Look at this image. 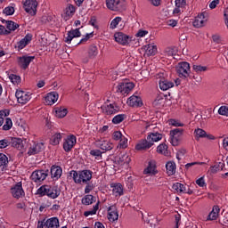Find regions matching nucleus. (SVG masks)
Here are the masks:
<instances>
[{
	"label": "nucleus",
	"instance_id": "nucleus-54",
	"mask_svg": "<svg viewBox=\"0 0 228 228\" xmlns=\"http://www.w3.org/2000/svg\"><path fill=\"white\" fill-rule=\"evenodd\" d=\"M127 149V138L124 137L120 139L119 144L118 146V149Z\"/></svg>",
	"mask_w": 228,
	"mask_h": 228
},
{
	"label": "nucleus",
	"instance_id": "nucleus-44",
	"mask_svg": "<svg viewBox=\"0 0 228 228\" xmlns=\"http://www.w3.org/2000/svg\"><path fill=\"white\" fill-rule=\"evenodd\" d=\"M184 130H183L182 128H176L174 130L170 131V136H178L181 137L183 136V133Z\"/></svg>",
	"mask_w": 228,
	"mask_h": 228
},
{
	"label": "nucleus",
	"instance_id": "nucleus-33",
	"mask_svg": "<svg viewBox=\"0 0 228 228\" xmlns=\"http://www.w3.org/2000/svg\"><path fill=\"white\" fill-rule=\"evenodd\" d=\"M67 113H69L67 108L58 107L55 110V115L57 118H63L67 117Z\"/></svg>",
	"mask_w": 228,
	"mask_h": 228
},
{
	"label": "nucleus",
	"instance_id": "nucleus-30",
	"mask_svg": "<svg viewBox=\"0 0 228 228\" xmlns=\"http://www.w3.org/2000/svg\"><path fill=\"white\" fill-rule=\"evenodd\" d=\"M143 174H150V175H156L158 170H156V164L154 162H149L147 168L144 169Z\"/></svg>",
	"mask_w": 228,
	"mask_h": 228
},
{
	"label": "nucleus",
	"instance_id": "nucleus-43",
	"mask_svg": "<svg viewBox=\"0 0 228 228\" xmlns=\"http://www.w3.org/2000/svg\"><path fill=\"white\" fill-rule=\"evenodd\" d=\"M12 126H13L12 119L10 118H6L5 124L3 126L4 131H10V129H12Z\"/></svg>",
	"mask_w": 228,
	"mask_h": 228
},
{
	"label": "nucleus",
	"instance_id": "nucleus-18",
	"mask_svg": "<svg viewBox=\"0 0 228 228\" xmlns=\"http://www.w3.org/2000/svg\"><path fill=\"white\" fill-rule=\"evenodd\" d=\"M102 111L107 115H113L118 113V107L113 106V104H103L102 107Z\"/></svg>",
	"mask_w": 228,
	"mask_h": 228
},
{
	"label": "nucleus",
	"instance_id": "nucleus-27",
	"mask_svg": "<svg viewBox=\"0 0 228 228\" xmlns=\"http://www.w3.org/2000/svg\"><path fill=\"white\" fill-rule=\"evenodd\" d=\"M115 161H117L118 165H129V163H131V158H129V155H127V153H125L120 157H117L115 159Z\"/></svg>",
	"mask_w": 228,
	"mask_h": 228
},
{
	"label": "nucleus",
	"instance_id": "nucleus-31",
	"mask_svg": "<svg viewBox=\"0 0 228 228\" xmlns=\"http://www.w3.org/2000/svg\"><path fill=\"white\" fill-rule=\"evenodd\" d=\"M112 192L115 197H121V195H124V187L120 183L115 184Z\"/></svg>",
	"mask_w": 228,
	"mask_h": 228
},
{
	"label": "nucleus",
	"instance_id": "nucleus-64",
	"mask_svg": "<svg viewBox=\"0 0 228 228\" xmlns=\"http://www.w3.org/2000/svg\"><path fill=\"white\" fill-rule=\"evenodd\" d=\"M92 190H94V184H90L87 182L86 189H85V193H90L92 191Z\"/></svg>",
	"mask_w": 228,
	"mask_h": 228
},
{
	"label": "nucleus",
	"instance_id": "nucleus-20",
	"mask_svg": "<svg viewBox=\"0 0 228 228\" xmlns=\"http://www.w3.org/2000/svg\"><path fill=\"white\" fill-rule=\"evenodd\" d=\"M110 222H117L118 220V211L115 206H111L108 209Z\"/></svg>",
	"mask_w": 228,
	"mask_h": 228
},
{
	"label": "nucleus",
	"instance_id": "nucleus-57",
	"mask_svg": "<svg viewBox=\"0 0 228 228\" xmlns=\"http://www.w3.org/2000/svg\"><path fill=\"white\" fill-rule=\"evenodd\" d=\"M91 156H94L95 158H101L102 156V152L99 150H92L90 151Z\"/></svg>",
	"mask_w": 228,
	"mask_h": 228
},
{
	"label": "nucleus",
	"instance_id": "nucleus-25",
	"mask_svg": "<svg viewBox=\"0 0 228 228\" xmlns=\"http://www.w3.org/2000/svg\"><path fill=\"white\" fill-rule=\"evenodd\" d=\"M146 56H154L158 53V46L155 45H147L144 46Z\"/></svg>",
	"mask_w": 228,
	"mask_h": 228
},
{
	"label": "nucleus",
	"instance_id": "nucleus-53",
	"mask_svg": "<svg viewBox=\"0 0 228 228\" xmlns=\"http://www.w3.org/2000/svg\"><path fill=\"white\" fill-rule=\"evenodd\" d=\"M8 115H10V111L8 110L0 111V127L3 126V123L4 122V117H8Z\"/></svg>",
	"mask_w": 228,
	"mask_h": 228
},
{
	"label": "nucleus",
	"instance_id": "nucleus-36",
	"mask_svg": "<svg viewBox=\"0 0 228 228\" xmlns=\"http://www.w3.org/2000/svg\"><path fill=\"white\" fill-rule=\"evenodd\" d=\"M6 28L8 29L9 33L11 31H15V29H18L20 28V25L12 20H5Z\"/></svg>",
	"mask_w": 228,
	"mask_h": 228
},
{
	"label": "nucleus",
	"instance_id": "nucleus-28",
	"mask_svg": "<svg viewBox=\"0 0 228 228\" xmlns=\"http://www.w3.org/2000/svg\"><path fill=\"white\" fill-rule=\"evenodd\" d=\"M162 54L165 56V58H175V54H177V50L174 47H167L163 51Z\"/></svg>",
	"mask_w": 228,
	"mask_h": 228
},
{
	"label": "nucleus",
	"instance_id": "nucleus-14",
	"mask_svg": "<svg viewBox=\"0 0 228 228\" xmlns=\"http://www.w3.org/2000/svg\"><path fill=\"white\" fill-rule=\"evenodd\" d=\"M76 145V136H69L63 143V149L66 152H70L72 148Z\"/></svg>",
	"mask_w": 228,
	"mask_h": 228
},
{
	"label": "nucleus",
	"instance_id": "nucleus-42",
	"mask_svg": "<svg viewBox=\"0 0 228 228\" xmlns=\"http://www.w3.org/2000/svg\"><path fill=\"white\" fill-rule=\"evenodd\" d=\"M126 119V115L119 114L113 118L112 122L113 124H120V122H124Z\"/></svg>",
	"mask_w": 228,
	"mask_h": 228
},
{
	"label": "nucleus",
	"instance_id": "nucleus-23",
	"mask_svg": "<svg viewBox=\"0 0 228 228\" xmlns=\"http://www.w3.org/2000/svg\"><path fill=\"white\" fill-rule=\"evenodd\" d=\"M76 12V8L72 4H69L68 7H66L63 11V14H61V17H63L64 20H68L69 17H72L74 15V12Z\"/></svg>",
	"mask_w": 228,
	"mask_h": 228
},
{
	"label": "nucleus",
	"instance_id": "nucleus-41",
	"mask_svg": "<svg viewBox=\"0 0 228 228\" xmlns=\"http://www.w3.org/2000/svg\"><path fill=\"white\" fill-rule=\"evenodd\" d=\"M61 141V134H55L50 139L52 145H58Z\"/></svg>",
	"mask_w": 228,
	"mask_h": 228
},
{
	"label": "nucleus",
	"instance_id": "nucleus-59",
	"mask_svg": "<svg viewBox=\"0 0 228 228\" xmlns=\"http://www.w3.org/2000/svg\"><path fill=\"white\" fill-rule=\"evenodd\" d=\"M196 184H198V186H200V188H204V186H206V181H204V176L196 180Z\"/></svg>",
	"mask_w": 228,
	"mask_h": 228
},
{
	"label": "nucleus",
	"instance_id": "nucleus-4",
	"mask_svg": "<svg viewBox=\"0 0 228 228\" xmlns=\"http://www.w3.org/2000/svg\"><path fill=\"white\" fill-rule=\"evenodd\" d=\"M176 72L179 77L186 79L190 76V63L188 62H180L176 66Z\"/></svg>",
	"mask_w": 228,
	"mask_h": 228
},
{
	"label": "nucleus",
	"instance_id": "nucleus-1",
	"mask_svg": "<svg viewBox=\"0 0 228 228\" xmlns=\"http://www.w3.org/2000/svg\"><path fill=\"white\" fill-rule=\"evenodd\" d=\"M70 176L73 178L75 183L86 184L88 181L92 179V171L90 170H83L79 171H71Z\"/></svg>",
	"mask_w": 228,
	"mask_h": 228
},
{
	"label": "nucleus",
	"instance_id": "nucleus-63",
	"mask_svg": "<svg viewBox=\"0 0 228 228\" xmlns=\"http://www.w3.org/2000/svg\"><path fill=\"white\" fill-rule=\"evenodd\" d=\"M216 218H218V215H216V213L210 212L207 220H216Z\"/></svg>",
	"mask_w": 228,
	"mask_h": 228
},
{
	"label": "nucleus",
	"instance_id": "nucleus-8",
	"mask_svg": "<svg viewBox=\"0 0 228 228\" xmlns=\"http://www.w3.org/2000/svg\"><path fill=\"white\" fill-rule=\"evenodd\" d=\"M34 59H35V56L24 55L22 57H18V65L19 67L23 69V70H26V69L29 67V64L31 63V61H33Z\"/></svg>",
	"mask_w": 228,
	"mask_h": 228
},
{
	"label": "nucleus",
	"instance_id": "nucleus-26",
	"mask_svg": "<svg viewBox=\"0 0 228 228\" xmlns=\"http://www.w3.org/2000/svg\"><path fill=\"white\" fill-rule=\"evenodd\" d=\"M45 225L47 228H59L60 220L58 219V217H52L45 223Z\"/></svg>",
	"mask_w": 228,
	"mask_h": 228
},
{
	"label": "nucleus",
	"instance_id": "nucleus-17",
	"mask_svg": "<svg viewBox=\"0 0 228 228\" xmlns=\"http://www.w3.org/2000/svg\"><path fill=\"white\" fill-rule=\"evenodd\" d=\"M11 191L14 199H20V197L24 196V190L22 189V184L20 183H17L14 187H12Z\"/></svg>",
	"mask_w": 228,
	"mask_h": 228
},
{
	"label": "nucleus",
	"instance_id": "nucleus-51",
	"mask_svg": "<svg viewBox=\"0 0 228 228\" xmlns=\"http://www.w3.org/2000/svg\"><path fill=\"white\" fill-rule=\"evenodd\" d=\"M192 69L195 72H206V70H208V67L200 65H193Z\"/></svg>",
	"mask_w": 228,
	"mask_h": 228
},
{
	"label": "nucleus",
	"instance_id": "nucleus-5",
	"mask_svg": "<svg viewBox=\"0 0 228 228\" xmlns=\"http://www.w3.org/2000/svg\"><path fill=\"white\" fill-rule=\"evenodd\" d=\"M23 4L27 13H29L30 15H37V7L38 6L37 0H25Z\"/></svg>",
	"mask_w": 228,
	"mask_h": 228
},
{
	"label": "nucleus",
	"instance_id": "nucleus-52",
	"mask_svg": "<svg viewBox=\"0 0 228 228\" xmlns=\"http://www.w3.org/2000/svg\"><path fill=\"white\" fill-rule=\"evenodd\" d=\"M183 183H175V184H173L172 188L175 191H176V193H181V191H183Z\"/></svg>",
	"mask_w": 228,
	"mask_h": 228
},
{
	"label": "nucleus",
	"instance_id": "nucleus-45",
	"mask_svg": "<svg viewBox=\"0 0 228 228\" xmlns=\"http://www.w3.org/2000/svg\"><path fill=\"white\" fill-rule=\"evenodd\" d=\"M98 210H99V201L97 202V204L94 207V208L92 210L86 211L84 213V216H90V215H95Z\"/></svg>",
	"mask_w": 228,
	"mask_h": 228
},
{
	"label": "nucleus",
	"instance_id": "nucleus-37",
	"mask_svg": "<svg viewBox=\"0 0 228 228\" xmlns=\"http://www.w3.org/2000/svg\"><path fill=\"white\" fill-rule=\"evenodd\" d=\"M98 145L100 149H102V151H111V149H113V143L108 141H103L100 142Z\"/></svg>",
	"mask_w": 228,
	"mask_h": 228
},
{
	"label": "nucleus",
	"instance_id": "nucleus-39",
	"mask_svg": "<svg viewBox=\"0 0 228 228\" xmlns=\"http://www.w3.org/2000/svg\"><path fill=\"white\" fill-rule=\"evenodd\" d=\"M0 167L2 170H4L8 167V157L3 153H0Z\"/></svg>",
	"mask_w": 228,
	"mask_h": 228
},
{
	"label": "nucleus",
	"instance_id": "nucleus-13",
	"mask_svg": "<svg viewBox=\"0 0 228 228\" xmlns=\"http://www.w3.org/2000/svg\"><path fill=\"white\" fill-rule=\"evenodd\" d=\"M115 41L118 44H121V45H126L129 42V36L122 33V32H117L114 34Z\"/></svg>",
	"mask_w": 228,
	"mask_h": 228
},
{
	"label": "nucleus",
	"instance_id": "nucleus-19",
	"mask_svg": "<svg viewBox=\"0 0 228 228\" xmlns=\"http://www.w3.org/2000/svg\"><path fill=\"white\" fill-rule=\"evenodd\" d=\"M31 40H33V35L27 34L24 37V38H22L20 42L17 43L16 47H18L19 51H20V49H24V47H26V45H28V44H29Z\"/></svg>",
	"mask_w": 228,
	"mask_h": 228
},
{
	"label": "nucleus",
	"instance_id": "nucleus-50",
	"mask_svg": "<svg viewBox=\"0 0 228 228\" xmlns=\"http://www.w3.org/2000/svg\"><path fill=\"white\" fill-rule=\"evenodd\" d=\"M4 15H13L15 13V8L13 6H8L4 9Z\"/></svg>",
	"mask_w": 228,
	"mask_h": 228
},
{
	"label": "nucleus",
	"instance_id": "nucleus-7",
	"mask_svg": "<svg viewBox=\"0 0 228 228\" xmlns=\"http://www.w3.org/2000/svg\"><path fill=\"white\" fill-rule=\"evenodd\" d=\"M16 97L20 104H28L31 101V93L24 91H17Z\"/></svg>",
	"mask_w": 228,
	"mask_h": 228
},
{
	"label": "nucleus",
	"instance_id": "nucleus-56",
	"mask_svg": "<svg viewBox=\"0 0 228 228\" xmlns=\"http://www.w3.org/2000/svg\"><path fill=\"white\" fill-rule=\"evenodd\" d=\"M180 193H188V195H191L193 193V191L190 189L189 187L186 188V186L182 185V191H180Z\"/></svg>",
	"mask_w": 228,
	"mask_h": 228
},
{
	"label": "nucleus",
	"instance_id": "nucleus-61",
	"mask_svg": "<svg viewBox=\"0 0 228 228\" xmlns=\"http://www.w3.org/2000/svg\"><path fill=\"white\" fill-rule=\"evenodd\" d=\"M10 145V142L8 140L4 139L0 141V149H6Z\"/></svg>",
	"mask_w": 228,
	"mask_h": 228
},
{
	"label": "nucleus",
	"instance_id": "nucleus-24",
	"mask_svg": "<svg viewBox=\"0 0 228 228\" xmlns=\"http://www.w3.org/2000/svg\"><path fill=\"white\" fill-rule=\"evenodd\" d=\"M153 142H149L148 140H142L138 144H136V151H145L147 149H151Z\"/></svg>",
	"mask_w": 228,
	"mask_h": 228
},
{
	"label": "nucleus",
	"instance_id": "nucleus-2",
	"mask_svg": "<svg viewBox=\"0 0 228 228\" xmlns=\"http://www.w3.org/2000/svg\"><path fill=\"white\" fill-rule=\"evenodd\" d=\"M60 193L61 191L57 186L43 185L37 190V195L42 197L47 195L50 199H57V197H60Z\"/></svg>",
	"mask_w": 228,
	"mask_h": 228
},
{
	"label": "nucleus",
	"instance_id": "nucleus-29",
	"mask_svg": "<svg viewBox=\"0 0 228 228\" xmlns=\"http://www.w3.org/2000/svg\"><path fill=\"white\" fill-rule=\"evenodd\" d=\"M174 86V83L170 82L165 78H161L159 80V88L160 90L167 91L169 90V88H172Z\"/></svg>",
	"mask_w": 228,
	"mask_h": 228
},
{
	"label": "nucleus",
	"instance_id": "nucleus-40",
	"mask_svg": "<svg viewBox=\"0 0 228 228\" xmlns=\"http://www.w3.org/2000/svg\"><path fill=\"white\" fill-rule=\"evenodd\" d=\"M94 196L93 195H86L83 199H82V204H84L85 206H90V204H94Z\"/></svg>",
	"mask_w": 228,
	"mask_h": 228
},
{
	"label": "nucleus",
	"instance_id": "nucleus-38",
	"mask_svg": "<svg viewBox=\"0 0 228 228\" xmlns=\"http://www.w3.org/2000/svg\"><path fill=\"white\" fill-rule=\"evenodd\" d=\"M194 134L197 140H199V138H209V135H208L206 131H204L202 128L196 129Z\"/></svg>",
	"mask_w": 228,
	"mask_h": 228
},
{
	"label": "nucleus",
	"instance_id": "nucleus-49",
	"mask_svg": "<svg viewBox=\"0 0 228 228\" xmlns=\"http://www.w3.org/2000/svg\"><path fill=\"white\" fill-rule=\"evenodd\" d=\"M181 142V137L171 135V143L174 147H177L179 143Z\"/></svg>",
	"mask_w": 228,
	"mask_h": 228
},
{
	"label": "nucleus",
	"instance_id": "nucleus-32",
	"mask_svg": "<svg viewBox=\"0 0 228 228\" xmlns=\"http://www.w3.org/2000/svg\"><path fill=\"white\" fill-rule=\"evenodd\" d=\"M61 174H63V170L60 167H52L51 168V175L52 177H55L56 179H60L61 177Z\"/></svg>",
	"mask_w": 228,
	"mask_h": 228
},
{
	"label": "nucleus",
	"instance_id": "nucleus-34",
	"mask_svg": "<svg viewBox=\"0 0 228 228\" xmlns=\"http://www.w3.org/2000/svg\"><path fill=\"white\" fill-rule=\"evenodd\" d=\"M162 136L159 133H151L148 135L147 141L150 142L151 143H154V142H159L161 140Z\"/></svg>",
	"mask_w": 228,
	"mask_h": 228
},
{
	"label": "nucleus",
	"instance_id": "nucleus-48",
	"mask_svg": "<svg viewBox=\"0 0 228 228\" xmlns=\"http://www.w3.org/2000/svg\"><path fill=\"white\" fill-rule=\"evenodd\" d=\"M9 79L10 81H12V83H13V85H17L18 83H20V77L14 74L9 75Z\"/></svg>",
	"mask_w": 228,
	"mask_h": 228
},
{
	"label": "nucleus",
	"instance_id": "nucleus-3",
	"mask_svg": "<svg viewBox=\"0 0 228 228\" xmlns=\"http://www.w3.org/2000/svg\"><path fill=\"white\" fill-rule=\"evenodd\" d=\"M106 6L111 12H125L126 1L124 0H106Z\"/></svg>",
	"mask_w": 228,
	"mask_h": 228
},
{
	"label": "nucleus",
	"instance_id": "nucleus-62",
	"mask_svg": "<svg viewBox=\"0 0 228 228\" xmlns=\"http://www.w3.org/2000/svg\"><path fill=\"white\" fill-rule=\"evenodd\" d=\"M218 4H220V0H213L209 4L210 10H215V8H216V6H218Z\"/></svg>",
	"mask_w": 228,
	"mask_h": 228
},
{
	"label": "nucleus",
	"instance_id": "nucleus-11",
	"mask_svg": "<svg viewBox=\"0 0 228 228\" xmlns=\"http://www.w3.org/2000/svg\"><path fill=\"white\" fill-rule=\"evenodd\" d=\"M207 17L208 13L206 12H201L199 14L193 21L194 28H202L204 26V22L208 21Z\"/></svg>",
	"mask_w": 228,
	"mask_h": 228
},
{
	"label": "nucleus",
	"instance_id": "nucleus-46",
	"mask_svg": "<svg viewBox=\"0 0 228 228\" xmlns=\"http://www.w3.org/2000/svg\"><path fill=\"white\" fill-rule=\"evenodd\" d=\"M122 21L121 17H116L112 21L110 22V29H115L117 26Z\"/></svg>",
	"mask_w": 228,
	"mask_h": 228
},
{
	"label": "nucleus",
	"instance_id": "nucleus-47",
	"mask_svg": "<svg viewBox=\"0 0 228 228\" xmlns=\"http://www.w3.org/2000/svg\"><path fill=\"white\" fill-rule=\"evenodd\" d=\"M167 149H168V146H167V144L165 143H162L158 146L157 152H159V154H166Z\"/></svg>",
	"mask_w": 228,
	"mask_h": 228
},
{
	"label": "nucleus",
	"instance_id": "nucleus-22",
	"mask_svg": "<svg viewBox=\"0 0 228 228\" xmlns=\"http://www.w3.org/2000/svg\"><path fill=\"white\" fill-rule=\"evenodd\" d=\"M45 101L47 106H53V104H54V102L58 101V93H55V92L49 93L45 98Z\"/></svg>",
	"mask_w": 228,
	"mask_h": 228
},
{
	"label": "nucleus",
	"instance_id": "nucleus-10",
	"mask_svg": "<svg viewBox=\"0 0 228 228\" xmlns=\"http://www.w3.org/2000/svg\"><path fill=\"white\" fill-rule=\"evenodd\" d=\"M117 88V92H120V94H129V92L134 88V84L121 82L118 84Z\"/></svg>",
	"mask_w": 228,
	"mask_h": 228
},
{
	"label": "nucleus",
	"instance_id": "nucleus-58",
	"mask_svg": "<svg viewBox=\"0 0 228 228\" xmlns=\"http://www.w3.org/2000/svg\"><path fill=\"white\" fill-rule=\"evenodd\" d=\"M124 136L120 131H116L113 133V140H121Z\"/></svg>",
	"mask_w": 228,
	"mask_h": 228
},
{
	"label": "nucleus",
	"instance_id": "nucleus-55",
	"mask_svg": "<svg viewBox=\"0 0 228 228\" xmlns=\"http://www.w3.org/2000/svg\"><path fill=\"white\" fill-rule=\"evenodd\" d=\"M219 115H224L225 117H228V107L227 106H222L218 110Z\"/></svg>",
	"mask_w": 228,
	"mask_h": 228
},
{
	"label": "nucleus",
	"instance_id": "nucleus-6",
	"mask_svg": "<svg viewBox=\"0 0 228 228\" xmlns=\"http://www.w3.org/2000/svg\"><path fill=\"white\" fill-rule=\"evenodd\" d=\"M99 54V49L95 45L89 46L87 50V57L82 60L83 63H88L90 60H95Z\"/></svg>",
	"mask_w": 228,
	"mask_h": 228
},
{
	"label": "nucleus",
	"instance_id": "nucleus-21",
	"mask_svg": "<svg viewBox=\"0 0 228 228\" xmlns=\"http://www.w3.org/2000/svg\"><path fill=\"white\" fill-rule=\"evenodd\" d=\"M44 151V142H39L30 147L28 154L29 156H35V154H38V152H42Z\"/></svg>",
	"mask_w": 228,
	"mask_h": 228
},
{
	"label": "nucleus",
	"instance_id": "nucleus-35",
	"mask_svg": "<svg viewBox=\"0 0 228 228\" xmlns=\"http://www.w3.org/2000/svg\"><path fill=\"white\" fill-rule=\"evenodd\" d=\"M167 175H174L175 174V162L169 161L166 164Z\"/></svg>",
	"mask_w": 228,
	"mask_h": 228
},
{
	"label": "nucleus",
	"instance_id": "nucleus-12",
	"mask_svg": "<svg viewBox=\"0 0 228 228\" xmlns=\"http://www.w3.org/2000/svg\"><path fill=\"white\" fill-rule=\"evenodd\" d=\"M128 106H131L132 108H140L141 106H143V102H142V98L136 95H132L127 100Z\"/></svg>",
	"mask_w": 228,
	"mask_h": 228
},
{
	"label": "nucleus",
	"instance_id": "nucleus-15",
	"mask_svg": "<svg viewBox=\"0 0 228 228\" xmlns=\"http://www.w3.org/2000/svg\"><path fill=\"white\" fill-rule=\"evenodd\" d=\"M12 146L14 147V149H18V151H24L26 147V141L20 139V138H12L11 140Z\"/></svg>",
	"mask_w": 228,
	"mask_h": 228
},
{
	"label": "nucleus",
	"instance_id": "nucleus-60",
	"mask_svg": "<svg viewBox=\"0 0 228 228\" xmlns=\"http://www.w3.org/2000/svg\"><path fill=\"white\" fill-rule=\"evenodd\" d=\"M176 8H183V6H186V0H175Z\"/></svg>",
	"mask_w": 228,
	"mask_h": 228
},
{
	"label": "nucleus",
	"instance_id": "nucleus-16",
	"mask_svg": "<svg viewBox=\"0 0 228 228\" xmlns=\"http://www.w3.org/2000/svg\"><path fill=\"white\" fill-rule=\"evenodd\" d=\"M81 37V32L79 31V28L71 29L68 32V36L65 37L64 42L66 44H70L72 42V39L77 38Z\"/></svg>",
	"mask_w": 228,
	"mask_h": 228
},
{
	"label": "nucleus",
	"instance_id": "nucleus-9",
	"mask_svg": "<svg viewBox=\"0 0 228 228\" xmlns=\"http://www.w3.org/2000/svg\"><path fill=\"white\" fill-rule=\"evenodd\" d=\"M47 177V173L44 172V170L34 171L30 176L34 183H42V181H45Z\"/></svg>",
	"mask_w": 228,
	"mask_h": 228
}]
</instances>
